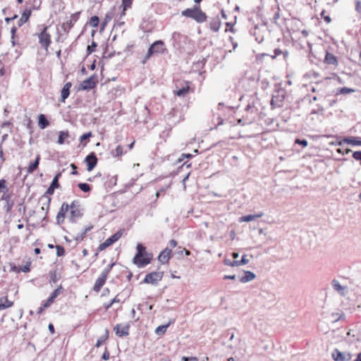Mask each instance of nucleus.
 I'll use <instances>...</instances> for the list:
<instances>
[{
    "mask_svg": "<svg viewBox=\"0 0 361 361\" xmlns=\"http://www.w3.org/2000/svg\"><path fill=\"white\" fill-rule=\"evenodd\" d=\"M47 27H44L42 31L38 35L39 42L42 47L44 48L45 49H48L51 42V36L49 33H47Z\"/></svg>",
    "mask_w": 361,
    "mask_h": 361,
    "instance_id": "423d86ee",
    "label": "nucleus"
},
{
    "mask_svg": "<svg viewBox=\"0 0 361 361\" xmlns=\"http://www.w3.org/2000/svg\"><path fill=\"white\" fill-rule=\"evenodd\" d=\"M280 18V13H279V8H278V11L274 13L272 19V23L277 24V20Z\"/></svg>",
    "mask_w": 361,
    "mask_h": 361,
    "instance_id": "6e6d98bb",
    "label": "nucleus"
},
{
    "mask_svg": "<svg viewBox=\"0 0 361 361\" xmlns=\"http://www.w3.org/2000/svg\"><path fill=\"white\" fill-rule=\"evenodd\" d=\"M97 47V44L92 41L90 45L87 47V54L89 55L94 51L95 48Z\"/></svg>",
    "mask_w": 361,
    "mask_h": 361,
    "instance_id": "58836bf2",
    "label": "nucleus"
},
{
    "mask_svg": "<svg viewBox=\"0 0 361 361\" xmlns=\"http://www.w3.org/2000/svg\"><path fill=\"white\" fill-rule=\"evenodd\" d=\"M350 152H351L349 149H344L343 146L340 147V154H342L343 155L348 154Z\"/></svg>",
    "mask_w": 361,
    "mask_h": 361,
    "instance_id": "774afa93",
    "label": "nucleus"
},
{
    "mask_svg": "<svg viewBox=\"0 0 361 361\" xmlns=\"http://www.w3.org/2000/svg\"><path fill=\"white\" fill-rule=\"evenodd\" d=\"M171 250L166 247L161 251L158 257V260L163 264L169 262L171 257Z\"/></svg>",
    "mask_w": 361,
    "mask_h": 361,
    "instance_id": "4468645a",
    "label": "nucleus"
},
{
    "mask_svg": "<svg viewBox=\"0 0 361 361\" xmlns=\"http://www.w3.org/2000/svg\"><path fill=\"white\" fill-rule=\"evenodd\" d=\"M352 157L354 159L359 161L361 165V151H355L353 153Z\"/></svg>",
    "mask_w": 361,
    "mask_h": 361,
    "instance_id": "c03bdc74",
    "label": "nucleus"
},
{
    "mask_svg": "<svg viewBox=\"0 0 361 361\" xmlns=\"http://www.w3.org/2000/svg\"><path fill=\"white\" fill-rule=\"evenodd\" d=\"M247 255L245 254L242 256V258L240 260H231L230 259H225L224 260V263L225 265L230 266V267H239L241 265L246 264L249 262V260L246 258Z\"/></svg>",
    "mask_w": 361,
    "mask_h": 361,
    "instance_id": "9b49d317",
    "label": "nucleus"
},
{
    "mask_svg": "<svg viewBox=\"0 0 361 361\" xmlns=\"http://www.w3.org/2000/svg\"><path fill=\"white\" fill-rule=\"evenodd\" d=\"M152 55H153V54L152 53V51H151V50H149V49H148L147 53L146 56L144 57V59H143V60H142V63L143 64H145V63L147 62V60H148V59H149Z\"/></svg>",
    "mask_w": 361,
    "mask_h": 361,
    "instance_id": "bf43d9fd",
    "label": "nucleus"
},
{
    "mask_svg": "<svg viewBox=\"0 0 361 361\" xmlns=\"http://www.w3.org/2000/svg\"><path fill=\"white\" fill-rule=\"evenodd\" d=\"M55 190V188L50 186L47 188L46 192L44 195L40 198V201L43 202L42 207V210H46L47 212L49 210L50 202H51V198L48 195H51L54 194Z\"/></svg>",
    "mask_w": 361,
    "mask_h": 361,
    "instance_id": "0eeeda50",
    "label": "nucleus"
},
{
    "mask_svg": "<svg viewBox=\"0 0 361 361\" xmlns=\"http://www.w3.org/2000/svg\"><path fill=\"white\" fill-rule=\"evenodd\" d=\"M8 191V188L6 187V180L5 179H1L0 180V193L4 192V194H6V192Z\"/></svg>",
    "mask_w": 361,
    "mask_h": 361,
    "instance_id": "c9c22d12",
    "label": "nucleus"
},
{
    "mask_svg": "<svg viewBox=\"0 0 361 361\" xmlns=\"http://www.w3.org/2000/svg\"><path fill=\"white\" fill-rule=\"evenodd\" d=\"M0 302H3L4 310L13 306V302L8 300L7 297H3L0 298Z\"/></svg>",
    "mask_w": 361,
    "mask_h": 361,
    "instance_id": "2f4dec72",
    "label": "nucleus"
},
{
    "mask_svg": "<svg viewBox=\"0 0 361 361\" xmlns=\"http://www.w3.org/2000/svg\"><path fill=\"white\" fill-rule=\"evenodd\" d=\"M50 186L53 187L55 189L59 188L60 187L59 180H57L56 179H53L50 184Z\"/></svg>",
    "mask_w": 361,
    "mask_h": 361,
    "instance_id": "052dcab7",
    "label": "nucleus"
},
{
    "mask_svg": "<svg viewBox=\"0 0 361 361\" xmlns=\"http://www.w3.org/2000/svg\"><path fill=\"white\" fill-rule=\"evenodd\" d=\"M90 137H92V133L91 132H88V133H84L83 135H82L80 137V141L81 143L83 142V141L86 140L87 139L90 138Z\"/></svg>",
    "mask_w": 361,
    "mask_h": 361,
    "instance_id": "de8ad7c7",
    "label": "nucleus"
},
{
    "mask_svg": "<svg viewBox=\"0 0 361 361\" xmlns=\"http://www.w3.org/2000/svg\"><path fill=\"white\" fill-rule=\"evenodd\" d=\"M38 125L42 129H45L49 126V121L44 114H40L39 116Z\"/></svg>",
    "mask_w": 361,
    "mask_h": 361,
    "instance_id": "a878e982",
    "label": "nucleus"
},
{
    "mask_svg": "<svg viewBox=\"0 0 361 361\" xmlns=\"http://www.w3.org/2000/svg\"><path fill=\"white\" fill-rule=\"evenodd\" d=\"M295 144H298L300 145H302L303 147H307V145H308L307 141L306 140H305V139H302V140L296 139L295 141Z\"/></svg>",
    "mask_w": 361,
    "mask_h": 361,
    "instance_id": "09e8293b",
    "label": "nucleus"
},
{
    "mask_svg": "<svg viewBox=\"0 0 361 361\" xmlns=\"http://www.w3.org/2000/svg\"><path fill=\"white\" fill-rule=\"evenodd\" d=\"M109 338V331L108 329H106L105 330V334L102 336H101L98 339H97V341L96 343V345L95 346L97 348H99V346H101Z\"/></svg>",
    "mask_w": 361,
    "mask_h": 361,
    "instance_id": "c756f323",
    "label": "nucleus"
},
{
    "mask_svg": "<svg viewBox=\"0 0 361 361\" xmlns=\"http://www.w3.org/2000/svg\"><path fill=\"white\" fill-rule=\"evenodd\" d=\"M285 98V92L283 90H278L277 94L273 95L271 104V105H276L277 106H280L281 105L279 103H281Z\"/></svg>",
    "mask_w": 361,
    "mask_h": 361,
    "instance_id": "dca6fc26",
    "label": "nucleus"
},
{
    "mask_svg": "<svg viewBox=\"0 0 361 361\" xmlns=\"http://www.w3.org/2000/svg\"><path fill=\"white\" fill-rule=\"evenodd\" d=\"M221 21L219 16L213 18L211 19L209 23V27L214 32H218L221 27Z\"/></svg>",
    "mask_w": 361,
    "mask_h": 361,
    "instance_id": "6ab92c4d",
    "label": "nucleus"
},
{
    "mask_svg": "<svg viewBox=\"0 0 361 361\" xmlns=\"http://www.w3.org/2000/svg\"><path fill=\"white\" fill-rule=\"evenodd\" d=\"M80 12L75 13L71 15V18L66 23H63L61 28L64 32H68L74 23L77 22L80 18Z\"/></svg>",
    "mask_w": 361,
    "mask_h": 361,
    "instance_id": "6e6552de",
    "label": "nucleus"
},
{
    "mask_svg": "<svg viewBox=\"0 0 361 361\" xmlns=\"http://www.w3.org/2000/svg\"><path fill=\"white\" fill-rule=\"evenodd\" d=\"M244 274L245 275L239 279V281L243 283L251 281L256 277V275L251 271H245Z\"/></svg>",
    "mask_w": 361,
    "mask_h": 361,
    "instance_id": "412c9836",
    "label": "nucleus"
},
{
    "mask_svg": "<svg viewBox=\"0 0 361 361\" xmlns=\"http://www.w3.org/2000/svg\"><path fill=\"white\" fill-rule=\"evenodd\" d=\"M83 216L82 209H70V216L68 217L69 221L71 223H76L78 219Z\"/></svg>",
    "mask_w": 361,
    "mask_h": 361,
    "instance_id": "2eb2a0df",
    "label": "nucleus"
},
{
    "mask_svg": "<svg viewBox=\"0 0 361 361\" xmlns=\"http://www.w3.org/2000/svg\"><path fill=\"white\" fill-rule=\"evenodd\" d=\"M149 49L153 54H164L166 51L165 45L163 41L158 40L152 43Z\"/></svg>",
    "mask_w": 361,
    "mask_h": 361,
    "instance_id": "9d476101",
    "label": "nucleus"
},
{
    "mask_svg": "<svg viewBox=\"0 0 361 361\" xmlns=\"http://www.w3.org/2000/svg\"><path fill=\"white\" fill-rule=\"evenodd\" d=\"M133 0H122V6L123 11L131 7Z\"/></svg>",
    "mask_w": 361,
    "mask_h": 361,
    "instance_id": "ea45409f",
    "label": "nucleus"
},
{
    "mask_svg": "<svg viewBox=\"0 0 361 361\" xmlns=\"http://www.w3.org/2000/svg\"><path fill=\"white\" fill-rule=\"evenodd\" d=\"M69 134L68 131H60L58 138V143L63 145L65 142V139L68 137Z\"/></svg>",
    "mask_w": 361,
    "mask_h": 361,
    "instance_id": "7c9ffc66",
    "label": "nucleus"
},
{
    "mask_svg": "<svg viewBox=\"0 0 361 361\" xmlns=\"http://www.w3.org/2000/svg\"><path fill=\"white\" fill-rule=\"evenodd\" d=\"M63 290L62 286H59L56 289L54 290V291L51 294V296L55 300L61 293Z\"/></svg>",
    "mask_w": 361,
    "mask_h": 361,
    "instance_id": "e433bc0d",
    "label": "nucleus"
},
{
    "mask_svg": "<svg viewBox=\"0 0 361 361\" xmlns=\"http://www.w3.org/2000/svg\"><path fill=\"white\" fill-rule=\"evenodd\" d=\"M114 329L116 336L119 337L127 336L129 335L130 325L127 324L122 326L121 324H116Z\"/></svg>",
    "mask_w": 361,
    "mask_h": 361,
    "instance_id": "ddd939ff",
    "label": "nucleus"
},
{
    "mask_svg": "<svg viewBox=\"0 0 361 361\" xmlns=\"http://www.w3.org/2000/svg\"><path fill=\"white\" fill-rule=\"evenodd\" d=\"M224 336H228L230 341H232L234 338V332L232 330H228L225 334Z\"/></svg>",
    "mask_w": 361,
    "mask_h": 361,
    "instance_id": "13d9d810",
    "label": "nucleus"
},
{
    "mask_svg": "<svg viewBox=\"0 0 361 361\" xmlns=\"http://www.w3.org/2000/svg\"><path fill=\"white\" fill-rule=\"evenodd\" d=\"M72 87V83L71 82H66L63 87L61 92V102H65L66 99L70 95V89Z\"/></svg>",
    "mask_w": 361,
    "mask_h": 361,
    "instance_id": "f3484780",
    "label": "nucleus"
},
{
    "mask_svg": "<svg viewBox=\"0 0 361 361\" xmlns=\"http://www.w3.org/2000/svg\"><path fill=\"white\" fill-rule=\"evenodd\" d=\"M127 152V150L124 149V147L121 145L116 146L115 149H112L111 154L113 157H121L123 154Z\"/></svg>",
    "mask_w": 361,
    "mask_h": 361,
    "instance_id": "393cba45",
    "label": "nucleus"
},
{
    "mask_svg": "<svg viewBox=\"0 0 361 361\" xmlns=\"http://www.w3.org/2000/svg\"><path fill=\"white\" fill-rule=\"evenodd\" d=\"M99 18L97 16H94L91 17L90 22H89L90 25L92 27H97L99 25Z\"/></svg>",
    "mask_w": 361,
    "mask_h": 361,
    "instance_id": "f704fd0d",
    "label": "nucleus"
},
{
    "mask_svg": "<svg viewBox=\"0 0 361 361\" xmlns=\"http://www.w3.org/2000/svg\"><path fill=\"white\" fill-rule=\"evenodd\" d=\"M226 25L227 27L226 31H230V32H235V30L233 28V24L232 23H226Z\"/></svg>",
    "mask_w": 361,
    "mask_h": 361,
    "instance_id": "0e129e2a",
    "label": "nucleus"
},
{
    "mask_svg": "<svg viewBox=\"0 0 361 361\" xmlns=\"http://www.w3.org/2000/svg\"><path fill=\"white\" fill-rule=\"evenodd\" d=\"M31 16V10L26 9L23 13L21 18L18 20V26L23 25L25 23H26Z\"/></svg>",
    "mask_w": 361,
    "mask_h": 361,
    "instance_id": "bb28decb",
    "label": "nucleus"
},
{
    "mask_svg": "<svg viewBox=\"0 0 361 361\" xmlns=\"http://www.w3.org/2000/svg\"><path fill=\"white\" fill-rule=\"evenodd\" d=\"M173 322H174V319L171 320L167 324L159 326L155 329V333L157 335H162V334H164L166 332V331L168 329V327L170 326V324L173 323Z\"/></svg>",
    "mask_w": 361,
    "mask_h": 361,
    "instance_id": "cd10ccee",
    "label": "nucleus"
},
{
    "mask_svg": "<svg viewBox=\"0 0 361 361\" xmlns=\"http://www.w3.org/2000/svg\"><path fill=\"white\" fill-rule=\"evenodd\" d=\"M54 301V299L50 295L47 300L44 303L43 306L44 308L49 307Z\"/></svg>",
    "mask_w": 361,
    "mask_h": 361,
    "instance_id": "864d4df0",
    "label": "nucleus"
},
{
    "mask_svg": "<svg viewBox=\"0 0 361 361\" xmlns=\"http://www.w3.org/2000/svg\"><path fill=\"white\" fill-rule=\"evenodd\" d=\"M106 280V277H105L102 275H100L99 276V278L95 281L94 286L93 287V290L95 292L100 291L101 288L104 285Z\"/></svg>",
    "mask_w": 361,
    "mask_h": 361,
    "instance_id": "aec40b11",
    "label": "nucleus"
},
{
    "mask_svg": "<svg viewBox=\"0 0 361 361\" xmlns=\"http://www.w3.org/2000/svg\"><path fill=\"white\" fill-rule=\"evenodd\" d=\"M348 293V288L340 284V295H344Z\"/></svg>",
    "mask_w": 361,
    "mask_h": 361,
    "instance_id": "e2e57ef3",
    "label": "nucleus"
},
{
    "mask_svg": "<svg viewBox=\"0 0 361 361\" xmlns=\"http://www.w3.org/2000/svg\"><path fill=\"white\" fill-rule=\"evenodd\" d=\"M2 200L5 201L6 204L5 205L4 208L6 209V212H10L13 206V202L11 201V195L10 194H4L1 196V198Z\"/></svg>",
    "mask_w": 361,
    "mask_h": 361,
    "instance_id": "a211bd4d",
    "label": "nucleus"
},
{
    "mask_svg": "<svg viewBox=\"0 0 361 361\" xmlns=\"http://www.w3.org/2000/svg\"><path fill=\"white\" fill-rule=\"evenodd\" d=\"M78 186L84 192H88L91 190V186L86 183H80Z\"/></svg>",
    "mask_w": 361,
    "mask_h": 361,
    "instance_id": "473e14b6",
    "label": "nucleus"
},
{
    "mask_svg": "<svg viewBox=\"0 0 361 361\" xmlns=\"http://www.w3.org/2000/svg\"><path fill=\"white\" fill-rule=\"evenodd\" d=\"M181 360L182 361H199L197 357H186V356H183L181 357Z\"/></svg>",
    "mask_w": 361,
    "mask_h": 361,
    "instance_id": "4d7b16f0",
    "label": "nucleus"
},
{
    "mask_svg": "<svg viewBox=\"0 0 361 361\" xmlns=\"http://www.w3.org/2000/svg\"><path fill=\"white\" fill-rule=\"evenodd\" d=\"M56 249V255L58 257H61V256H63L66 253V251H65V249L63 246L61 245H56L55 246Z\"/></svg>",
    "mask_w": 361,
    "mask_h": 361,
    "instance_id": "4c0bfd02",
    "label": "nucleus"
},
{
    "mask_svg": "<svg viewBox=\"0 0 361 361\" xmlns=\"http://www.w3.org/2000/svg\"><path fill=\"white\" fill-rule=\"evenodd\" d=\"M343 144L361 146V137L354 136L345 137L342 140H340V147H343Z\"/></svg>",
    "mask_w": 361,
    "mask_h": 361,
    "instance_id": "f8f14e48",
    "label": "nucleus"
},
{
    "mask_svg": "<svg viewBox=\"0 0 361 361\" xmlns=\"http://www.w3.org/2000/svg\"><path fill=\"white\" fill-rule=\"evenodd\" d=\"M137 253L133 257V262L137 264L138 267H143L150 263L152 260V255L147 254L145 247L138 243L137 245Z\"/></svg>",
    "mask_w": 361,
    "mask_h": 361,
    "instance_id": "f03ea898",
    "label": "nucleus"
},
{
    "mask_svg": "<svg viewBox=\"0 0 361 361\" xmlns=\"http://www.w3.org/2000/svg\"><path fill=\"white\" fill-rule=\"evenodd\" d=\"M98 82V77L96 74L82 81L80 84V90H90L94 88Z\"/></svg>",
    "mask_w": 361,
    "mask_h": 361,
    "instance_id": "39448f33",
    "label": "nucleus"
},
{
    "mask_svg": "<svg viewBox=\"0 0 361 361\" xmlns=\"http://www.w3.org/2000/svg\"><path fill=\"white\" fill-rule=\"evenodd\" d=\"M164 276L163 271H152L151 273L147 274L144 280L143 283H150L152 285H157L159 281H160Z\"/></svg>",
    "mask_w": 361,
    "mask_h": 361,
    "instance_id": "20e7f679",
    "label": "nucleus"
},
{
    "mask_svg": "<svg viewBox=\"0 0 361 361\" xmlns=\"http://www.w3.org/2000/svg\"><path fill=\"white\" fill-rule=\"evenodd\" d=\"M69 204L66 202H63L59 209V212L66 214V212L69 210Z\"/></svg>",
    "mask_w": 361,
    "mask_h": 361,
    "instance_id": "a18cd8bd",
    "label": "nucleus"
},
{
    "mask_svg": "<svg viewBox=\"0 0 361 361\" xmlns=\"http://www.w3.org/2000/svg\"><path fill=\"white\" fill-rule=\"evenodd\" d=\"M97 157L94 152H91L85 159V162L87 164V170L91 171L97 164Z\"/></svg>",
    "mask_w": 361,
    "mask_h": 361,
    "instance_id": "1a4fd4ad",
    "label": "nucleus"
},
{
    "mask_svg": "<svg viewBox=\"0 0 361 361\" xmlns=\"http://www.w3.org/2000/svg\"><path fill=\"white\" fill-rule=\"evenodd\" d=\"M65 216H66V214H63V213H61V212H58L57 215H56V223L58 224H61V223L63 222L64 221V219H65Z\"/></svg>",
    "mask_w": 361,
    "mask_h": 361,
    "instance_id": "37998d69",
    "label": "nucleus"
},
{
    "mask_svg": "<svg viewBox=\"0 0 361 361\" xmlns=\"http://www.w3.org/2000/svg\"><path fill=\"white\" fill-rule=\"evenodd\" d=\"M355 90L352 88L347 87H340V94H345L351 92H354Z\"/></svg>",
    "mask_w": 361,
    "mask_h": 361,
    "instance_id": "79ce46f5",
    "label": "nucleus"
},
{
    "mask_svg": "<svg viewBox=\"0 0 361 361\" xmlns=\"http://www.w3.org/2000/svg\"><path fill=\"white\" fill-rule=\"evenodd\" d=\"M123 235V230L118 231L116 233L112 235L111 237L107 238L104 243H101L97 250L98 251H102L106 249L108 247L118 241Z\"/></svg>",
    "mask_w": 361,
    "mask_h": 361,
    "instance_id": "7ed1b4c3",
    "label": "nucleus"
},
{
    "mask_svg": "<svg viewBox=\"0 0 361 361\" xmlns=\"http://www.w3.org/2000/svg\"><path fill=\"white\" fill-rule=\"evenodd\" d=\"M263 215H264L263 212H259V213H258L257 214H254V215L249 214V215L243 216L240 218L239 221L240 222H249V221L255 220L258 218H260Z\"/></svg>",
    "mask_w": 361,
    "mask_h": 361,
    "instance_id": "4be33fe9",
    "label": "nucleus"
},
{
    "mask_svg": "<svg viewBox=\"0 0 361 361\" xmlns=\"http://www.w3.org/2000/svg\"><path fill=\"white\" fill-rule=\"evenodd\" d=\"M54 301V299L50 295L47 300L44 303L43 306L44 308L49 307Z\"/></svg>",
    "mask_w": 361,
    "mask_h": 361,
    "instance_id": "3c124183",
    "label": "nucleus"
},
{
    "mask_svg": "<svg viewBox=\"0 0 361 361\" xmlns=\"http://www.w3.org/2000/svg\"><path fill=\"white\" fill-rule=\"evenodd\" d=\"M102 359L104 360H108L109 359V353L106 348L102 355Z\"/></svg>",
    "mask_w": 361,
    "mask_h": 361,
    "instance_id": "338daca9",
    "label": "nucleus"
},
{
    "mask_svg": "<svg viewBox=\"0 0 361 361\" xmlns=\"http://www.w3.org/2000/svg\"><path fill=\"white\" fill-rule=\"evenodd\" d=\"M324 62L329 65H336L338 62L337 57L333 54L326 51Z\"/></svg>",
    "mask_w": 361,
    "mask_h": 361,
    "instance_id": "b1692460",
    "label": "nucleus"
},
{
    "mask_svg": "<svg viewBox=\"0 0 361 361\" xmlns=\"http://www.w3.org/2000/svg\"><path fill=\"white\" fill-rule=\"evenodd\" d=\"M181 15L195 20L197 23H204L207 18V14L201 10L199 5L183 10Z\"/></svg>",
    "mask_w": 361,
    "mask_h": 361,
    "instance_id": "f257e3e1",
    "label": "nucleus"
},
{
    "mask_svg": "<svg viewBox=\"0 0 361 361\" xmlns=\"http://www.w3.org/2000/svg\"><path fill=\"white\" fill-rule=\"evenodd\" d=\"M114 266V263L109 264L101 273V275L107 278L108 274L111 271L112 267Z\"/></svg>",
    "mask_w": 361,
    "mask_h": 361,
    "instance_id": "a19ab883",
    "label": "nucleus"
},
{
    "mask_svg": "<svg viewBox=\"0 0 361 361\" xmlns=\"http://www.w3.org/2000/svg\"><path fill=\"white\" fill-rule=\"evenodd\" d=\"M16 31H17V28L15 26H13L11 28V42H12L13 46L16 44L14 38H15V35H16Z\"/></svg>",
    "mask_w": 361,
    "mask_h": 361,
    "instance_id": "8fccbe9b",
    "label": "nucleus"
},
{
    "mask_svg": "<svg viewBox=\"0 0 361 361\" xmlns=\"http://www.w3.org/2000/svg\"><path fill=\"white\" fill-rule=\"evenodd\" d=\"M190 90V86L188 85V82L186 83V85L185 87H183L182 88L178 89L175 92V94L178 97H184L186 95Z\"/></svg>",
    "mask_w": 361,
    "mask_h": 361,
    "instance_id": "c85d7f7f",
    "label": "nucleus"
},
{
    "mask_svg": "<svg viewBox=\"0 0 361 361\" xmlns=\"http://www.w3.org/2000/svg\"><path fill=\"white\" fill-rule=\"evenodd\" d=\"M332 357L335 361H338V350L337 348L332 353Z\"/></svg>",
    "mask_w": 361,
    "mask_h": 361,
    "instance_id": "69168bd1",
    "label": "nucleus"
},
{
    "mask_svg": "<svg viewBox=\"0 0 361 361\" xmlns=\"http://www.w3.org/2000/svg\"><path fill=\"white\" fill-rule=\"evenodd\" d=\"M352 357L350 353L340 352V361H349Z\"/></svg>",
    "mask_w": 361,
    "mask_h": 361,
    "instance_id": "72a5a7b5",
    "label": "nucleus"
},
{
    "mask_svg": "<svg viewBox=\"0 0 361 361\" xmlns=\"http://www.w3.org/2000/svg\"><path fill=\"white\" fill-rule=\"evenodd\" d=\"M40 155H37L33 162H31L27 169V173H32L39 166Z\"/></svg>",
    "mask_w": 361,
    "mask_h": 361,
    "instance_id": "5701e85b",
    "label": "nucleus"
},
{
    "mask_svg": "<svg viewBox=\"0 0 361 361\" xmlns=\"http://www.w3.org/2000/svg\"><path fill=\"white\" fill-rule=\"evenodd\" d=\"M5 161H6V159L4 156L3 147L1 146V144H0V166L2 165V164Z\"/></svg>",
    "mask_w": 361,
    "mask_h": 361,
    "instance_id": "5fc2aeb1",
    "label": "nucleus"
},
{
    "mask_svg": "<svg viewBox=\"0 0 361 361\" xmlns=\"http://www.w3.org/2000/svg\"><path fill=\"white\" fill-rule=\"evenodd\" d=\"M54 301V299L50 295L47 300L44 303L43 306L44 308L49 307Z\"/></svg>",
    "mask_w": 361,
    "mask_h": 361,
    "instance_id": "603ef678",
    "label": "nucleus"
},
{
    "mask_svg": "<svg viewBox=\"0 0 361 361\" xmlns=\"http://www.w3.org/2000/svg\"><path fill=\"white\" fill-rule=\"evenodd\" d=\"M69 209H81L80 202L78 200H74L71 204H69Z\"/></svg>",
    "mask_w": 361,
    "mask_h": 361,
    "instance_id": "49530a36",
    "label": "nucleus"
},
{
    "mask_svg": "<svg viewBox=\"0 0 361 361\" xmlns=\"http://www.w3.org/2000/svg\"><path fill=\"white\" fill-rule=\"evenodd\" d=\"M192 154H182L180 157L178 158V161L181 162L185 158H191Z\"/></svg>",
    "mask_w": 361,
    "mask_h": 361,
    "instance_id": "680f3d73",
    "label": "nucleus"
}]
</instances>
